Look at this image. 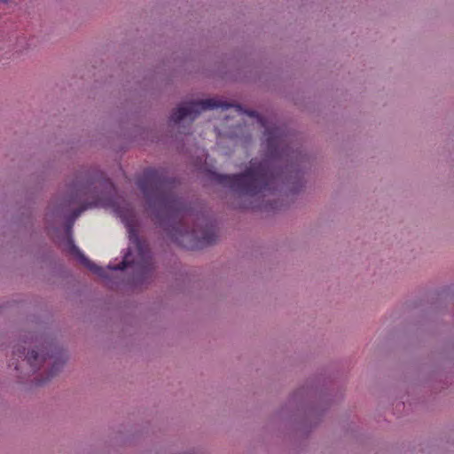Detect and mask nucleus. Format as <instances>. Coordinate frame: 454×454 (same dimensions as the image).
Listing matches in <instances>:
<instances>
[{
    "instance_id": "f8f14e48",
    "label": "nucleus",
    "mask_w": 454,
    "mask_h": 454,
    "mask_svg": "<svg viewBox=\"0 0 454 454\" xmlns=\"http://www.w3.org/2000/svg\"><path fill=\"white\" fill-rule=\"evenodd\" d=\"M236 207H239V208H241V209H247L250 207L249 205H247V204H239L236 206Z\"/></svg>"
},
{
    "instance_id": "9b49d317",
    "label": "nucleus",
    "mask_w": 454,
    "mask_h": 454,
    "mask_svg": "<svg viewBox=\"0 0 454 454\" xmlns=\"http://www.w3.org/2000/svg\"><path fill=\"white\" fill-rule=\"evenodd\" d=\"M116 442H121V444L123 445H126V444H129L130 443V440L129 438H125V439H117L116 438Z\"/></svg>"
},
{
    "instance_id": "20e7f679",
    "label": "nucleus",
    "mask_w": 454,
    "mask_h": 454,
    "mask_svg": "<svg viewBox=\"0 0 454 454\" xmlns=\"http://www.w3.org/2000/svg\"><path fill=\"white\" fill-rule=\"evenodd\" d=\"M67 206L88 197L104 206L114 204L116 189L113 182L97 167L82 166L77 169L72 181L67 184Z\"/></svg>"
},
{
    "instance_id": "39448f33",
    "label": "nucleus",
    "mask_w": 454,
    "mask_h": 454,
    "mask_svg": "<svg viewBox=\"0 0 454 454\" xmlns=\"http://www.w3.org/2000/svg\"><path fill=\"white\" fill-rule=\"evenodd\" d=\"M329 401L325 393L313 385L297 389L280 411V417H296L302 413L304 422L317 426L325 411Z\"/></svg>"
},
{
    "instance_id": "9d476101",
    "label": "nucleus",
    "mask_w": 454,
    "mask_h": 454,
    "mask_svg": "<svg viewBox=\"0 0 454 454\" xmlns=\"http://www.w3.org/2000/svg\"><path fill=\"white\" fill-rule=\"evenodd\" d=\"M62 203L59 204L58 207H56L55 208L52 209L51 211V215H59L62 211H63V208H62Z\"/></svg>"
},
{
    "instance_id": "0eeeda50",
    "label": "nucleus",
    "mask_w": 454,
    "mask_h": 454,
    "mask_svg": "<svg viewBox=\"0 0 454 454\" xmlns=\"http://www.w3.org/2000/svg\"><path fill=\"white\" fill-rule=\"evenodd\" d=\"M67 243L70 254L74 255L83 266L88 268L90 271H92L94 274L98 275L101 278L108 279V273L106 272V270L104 268L91 262L88 257H86L79 249V247L74 244L72 237L67 238Z\"/></svg>"
},
{
    "instance_id": "423d86ee",
    "label": "nucleus",
    "mask_w": 454,
    "mask_h": 454,
    "mask_svg": "<svg viewBox=\"0 0 454 454\" xmlns=\"http://www.w3.org/2000/svg\"><path fill=\"white\" fill-rule=\"evenodd\" d=\"M129 239L137 249V258L135 259L132 256L131 249L129 247L123 255L122 261L114 266L108 265V269L123 270L128 267H132L134 268L133 283L136 286H142L153 278L155 268L152 252L147 242L140 239L137 231L132 227L129 230Z\"/></svg>"
},
{
    "instance_id": "1a4fd4ad",
    "label": "nucleus",
    "mask_w": 454,
    "mask_h": 454,
    "mask_svg": "<svg viewBox=\"0 0 454 454\" xmlns=\"http://www.w3.org/2000/svg\"><path fill=\"white\" fill-rule=\"evenodd\" d=\"M73 223H74V221L68 219L67 223L66 224V232H67V238L68 237H72V225H73Z\"/></svg>"
},
{
    "instance_id": "7ed1b4c3",
    "label": "nucleus",
    "mask_w": 454,
    "mask_h": 454,
    "mask_svg": "<svg viewBox=\"0 0 454 454\" xmlns=\"http://www.w3.org/2000/svg\"><path fill=\"white\" fill-rule=\"evenodd\" d=\"M67 359V352L50 334L38 327L25 328L12 347L9 367H13L15 376L21 380L43 370V374L33 380L35 386H42L63 369Z\"/></svg>"
},
{
    "instance_id": "6e6552de",
    "label": "nucleus",
    "mask_w": 454,
    "mask_h": 454,
    "mask_svg": "<svg viewBox=\"0 0 454 454\" xmlns=\"http://www.w3.org/2000/svg\"><path fill=\"white\" fill-rule=\"evenodd\" d=\"M94 206V203H87V204H84V205H82L81 207L75 208L74 210H73V212L71 213L70 216L68 219L72 220V221H74L77 217L80 216V215L85 211L87 208L89 207H92Z\"/></svg>"
},
{
    "instance_id": "f257e3e1",
    "label": "nucleus",
    "mask_w": 454,
    "mask_h": 454,
    "mask_svg": "<svg viewBox=\"0 0 454 454\" xmlns=\"http://www.w3.org/2000/svg\"><path fill=\"white\" fill-rule=\"evenodd\" d=\"M235 107L238 112L256 118L265 128L262 143V159L251 160L240 173L223 175L212 172L214 181L239 197L254 198L265 192L286 188L298 193L304 187V174L310 167V157L301 148L291 145L285 130L278 126H267V121L254 110H246L239 104H231L215 98L186 101L172 110L169 122L178 124L188 120L192 122L203 111L215 108L227 110Z\"/></svg>"
},
{
    "instance_id": "f03ea898",
    "label": "nucleus",
    "mask_w": 454,
    "mask_h": 454,
    "mask_svg": "<svg viewBox=\"0 0 454 454\" xmlns=\"http://www.w3.org/2000/svg\"><path fill=\"white\" fill-rule=\"evenodd\" d=\"M168 184V177L152 168L146 169L137 182L146 208L159 226L183 248L196 250L215 245L218 239L215 225L204 215L192 217L185 201L165 190Z\"/></svg>"
},
{
    "instance_id": "ddd939ff",
    "label": "nucleus",
    "mask_w": 454,
    "mask_h": 454,
    "mask_svg": "<svg viewBox=\"0 0 454 454\" xmlns=\"http://www.w3.org/2000/svg\"><path fill=\"white\" fill-rule=\"evenodd\" d=\"M10 1H11V0H0V2H2V3H5V4H6V3H8V2H10Z\"/></svg>"
}]
</instances>
